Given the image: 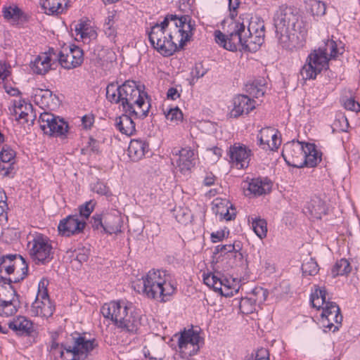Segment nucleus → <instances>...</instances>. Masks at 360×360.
<instances>
[{"label": "nucleus", "instance_id": "obj_1", "mask_svg": "<svg viewBox=\"0 0 360 360\" xmlns=\"http://www.w3.org/2000/svg\"><path fill=\"white\" fill-rule=\"evenodd\" d=\"M276 37L285 49L295 47L296 32H306L305 24L300 10L294 6H281L274 15Z\"/></svg>", "mask_w": 360, "mask_h": 360}, {"label": "nucleus", "instance_id": "obj_2", "mask_svg": "<svg viewBox=\"0 0 360 360\" xmlns=\"http://www.w3.org/2000/svg\"><path fill=\"white\" fill-rule=\"evenodd\" d=\"M101 313L104 318L110 319L117 328L130 334L138 333L143 325L144 316L131 302L111 301L102 306Z\"/></svg>", "mask_w": 360, "mask_h": 360}, {"label": "nucleus", "instance_id": "obj_3", "mask_svg": "<svg viewBox=\"0 0 360 360\" xmlns=\"http://www.w3.org/2000/svg\"><path fill=\"white\" fill-rule=\"evenodd\" d=\"M98 346L95 338L88 340L86 333L75 331L60 344L50 342L48 351L53 354L59 353L63 360H85Z\"/></svg>", "mask_w": 360, "mask_h": 360}, {"label": "nucleus", "instance_id": "obj_4", "mask_svg": "<svg viewBox=\"0 0 360 360\" xmlns=\"http://www.w3.org/2000/svg\"><path fill=\"white\" fill-rule=\"evenodd\" d=\"M344 51V44L340 41L328 39L323 41V45L309 55L306 64L300 70L302 79L304 80L315 79L319 73L328 68L330 59L336 58Z\"/></svg>", "mask_w": 360, "mask_h": 360}, {"label": "nucleus", "instance_id": "obj_5", "mask_svg": "<svg viewBox=\"0 0 360 360\" xmlns=\"http://www.w3.org/2000/svg\"><path fill=\"white\" fill-rule=\"evenodd\" d=\"M253 28V22H250L247 15L245 18L240 16L237 20L231 18L227 26L226 34L215 30L214 39L218 45L228 51H236L238 46L246 50L248 37H251V29Z\"/></svg>", "mask_w": 360, "mask_h": 360}, {"label": "nucleus", "instance_id": "obj_6", "mask_svg": "<svg viewBox=\"0 0 360 360\" xmlns=\"http://www.w3.org/2000/svg\"><path fill=\"white\" fill-rule=\"evenodd\" d=\"M315 290L310 295L311 307L317 310H322L321 314L323 326L329 331L335 333L342 326L343 316L338 304L330 300H327V291L326 288L315 285Z\"/></svg>", "mask_w": 360, "mask_h": 360}, {"label": "nucleus", "instance_id": "obj_7", "mask_svg": "<svg viewBox=\"0 0 360 360\" xmlns=\"http://www.w3.org/2000/svg\"><path fill=\"white\" fill-rule=\"evenodd\" d=\"M121 105L123 111L137 115L141 111V117L145 118L150 108L149 98L141 86L134 81L128 80L121 85Z\"/></svg>", "mask_w": 360, "mask_h": 360}, {"label": "nucleus", "instance_id": "obj_8", "mask_svg": "<svg viewBox=\"0 0 360 360\" xmlns=\"http://www.w3.org/2000/svg\"><path fill=\"white\" fill-rule=\"evenodd\" d=\"M161 271H148L142 276L141 292L150 300L160 299L165 302L176 291V286L172 281H168L160 275Z\"/></svg>", "mask_w": 360, "mask_h": 360}, {"label": "nucleus", "instance_id": "obj_9", "mask_svg": "<svg viewBox=\"0 0 360 360\" xmlns=\"http://www.w3.org/2000/svg\"><path fill=\"white\" fill-rule=\"evenodd\" d=\"M221 271H203V283L221 295L229 297L237 293L244 279L221 276Z\"/></svg>", "mask_w": 360, "mask_h": 360}, {"label": "nucleus", "instance_id": "obj_10", "mask_svg": "<svg viewBox=\"0 0 360 360\" xmlns=\"http://www.w3.org/2000/svg\"><path fill=\"white\" fill-rule=\"evenodd\" d=\"M148 34L151 46L162 56L169 57L179 51L177 44L173 41L174 36L171 33L166 34L165 31L152 26Z\"/></svg>", "mask_w": 360, "mask_h": 360}, {"label": "nucleus", "instance_id": "obj_11", "mask_svg": "<svg viewBox=\"0 0 360 360\" xmlns=\"http://www.w3.org/2000/svg\"><path fill=\"white\" fill-rule=\"evenodd\" d=\"M305 143L300 141H292L285 144L282 156L288 165L302 168V161L306 153Z\"/></svg>", "mask_w": 360, "mask_h": 360}, {"label": "nucleus", "instance_id": "obj_12", "mask_svg": "<svg viewBox=\"0 0 360 360\" xmlns=\"http://www.w3.org/2000/svg\"><path fill=\"white\" fill-rule=\"evenodd\" d=\"M8 328L12 330L16 335L28 337L32 342H37L39 333L34 328L33 322L25 316H18L11 321Z\"/></svg>", "mask_w": 360, "mask_h": 360}, {"label": "nucleus", "instance_id": "obj_13", "mask_svg": "<svg viewBox=\"0 0 360 360\" xmlns=\"http://www.w3.org/2000/svg\"><path fill=\"white\" fill-rule=\"evenodd\" d=\"M52 247L48 240L38 236L33 240L30 255L36 264H45L52 259Z\"/></svg>", "mask_w": 360, "mask_h": 360}, {"label": "nucleus", "instance_id": "obj_14", "mask_svg": "<svg viewBox=\"0 0 360 360\" xmlns=\"http://www.w3.org/2000/svg\"><path fill=\"white\" fill-rule=\"evenodd\" d=\"M195 22L188 15L177 16V20L175 22V27L177 29L176 32L174 34V38L180 37L179 44H177L179 51L184 47L186 42L189 41L193 34V31L195 30Z\"/></svg>", "mask_w": 360, "mask_h": 360}, {"label": "nucleus", "instance_id": "obj_15", "mask_svg": "<svg viewBox=\"0 0 360 360\" xmlns=\"http://www.w3.org/2000/svg\"><path fill=\"white\" fill-rule=\"evenodd\" d=\"M272 185V181L267 177H257L243 182V188L246 196L258 197L269 193Z\"/></svg>", "mask_w": 360, "mask_h": 360}, {"label": "nucleus", "instance_id": "obj_16", "mask_svg": "<svg viewBox=\"0 0 360 360\" xmlns=\"http://www.w3.org/2000/svg\"><path fill=\"white\" fill-rule=\"evenodd\" d=\"M39 296V297H36L34 302L32 304V316L51 317L55 311V305L51 301L49 292H40Z\"/></svg>", "mask_w": 360, "mask_h": 360}, {"label": "nucleus", "instance_id": "obj_17", "mask_svg": "<svg viewBox=\"0 0 360 360\" xmlns=\"http://www.w3.org/2000/svg\"><path fill=\"white\" fill-rule=\"evenodd\" d=\"M86 224V221L79 219L78 215H69L60 221L58 230L62 236H70L82 232Z\"/></svg>", "mask_w": 360, "mask_h": 360}, {"label": "nucleus", "instance_id": "obj_18", "mask_svg": "<svg viewBox=\"0 0 360 360\" xmlns=\"http://www.w3.org/2000/svg\"><path fill=\"white\" fill-rule=\"evenodd\" d=\"M229 161L235 164L238 169L248 167L251 155V150L244 145H233L227 152Z\"/></svg>", "mask_w": 360, "mask_h": 360}, {"label": "nucleus", "instance_id": "obj_19", "mask_svg": "<svg viewBox=\"0 0 360 360\" xmlns=\"http://www.w3.org/2000/svg\"><path fill=\"white\" fill-rule=\"evenodd\" d=\"M83 51L78 46L70 49L69 53L59 51L57 55L60 65L65 69H72L80 65L84 60Z\"/></svg>", "mask_w": 360, "mask_h": 360}, {"label": "nucleus", "instance_id": "obj_20", "mask_svg": "<svg viewBox=\"0 0 360 360\" xmlns=\"http://www.w3.org/2000/svg\"><path fill=\"white\" fill-rule=\"evenodd\" d=\"M255 108V101L246 95H238L233 98V108L231 115L238 117L243 114H248Z\"/></svg>", "mask_w": 360, "mask_h": 360}, {"label": "nucleus", "instance_id": "obj_21", "mask_svg": "<svg viewBox=\"0 0 360 360\" xmlns=\"http://www.w3.org/2000/svg\"><path fill=\"white\" fill-rule=\"evenodd\" d=\"M136 118L143 119L142 117H141V111H139V114L137 115L124 112V114L116 117L115 123L116 129L122 134H125L129 136H131L136 131L134 119Z\"/></svg>", "mask_w": 360, "mask_h": 360}, {"label": "nucleus", "instance_id": "obj_22", "mask_svg": "<svg viewBox=\"0 0 360 360\" xmlns=\"http://www.w3.org/2000/svg\"><path fill=\"white\" fill-rule=\"evenodd\" d=\"M175 154L179 155L176 163L181 173L188 172L195 165V153L190 147L178 150Z\"/></svg>", "mask_w": 360, "mask_h": 360}, {"label": "nucleus", "instance_id": "obj_23", "mask_svg": "<svg viewBox=\"0 0 360 360\" xmlns=\"http://www.w3.org/2000/svg\"><path fill=\"white\" fill-rule=\"evenodd\" d=\"M123 221L117 211L104 213V233L112 235L122 232Z\"/></svg>", "mask_w": 360, "mask_h": 360}, {"label": "nucleus", "instance_id": "obj_24", "mask_svg": "<svg viewBox=\"0 0 360 360\" xmlns=\"http://www.w3.org/2000/svg\"><path fill=\"white\" fill-rule=\"evenodd\" d=\"M239 245L235 244H226V245H219L215 247L214 254H226L231 253L233 255L234 258V264L236 268H241L243 269L246 265V259H244L243 254L238 251L240 250Z\"/></svg>", "mask_w": 360, "mask_h": 360}, {"label": "nucleus", "instance_id": "obj_25", "mask_svg": "<svg viewBox=\"0 0 360 360\" xmlns=\"http://www.w3.org/2000/svg\"><path fill=\"white\" fill-rule=\"evenodd\" d=\"M128 155L133 161H138L149 152V145L142 139H133L128 147Z\"/></svg>", "mask_w": 360, "mask_h": 360}, {"label": "nucleus", "instance_id": "obj_26", "mask_svg": "<svg viewBox=\"0 0 360 360\" xmlns=\"http://www.w3.org/2000/svg\"><path fill=\"white\" fill-rule=\"evenodd\" d=\"M306 153L302 161V167H314L321 160L322 153L316 148L314 143H305Z\"/></svg>", "mask_w": 360, "mask_h": 360}, {"label": "nucleus", "instance_id": "obj_27", "mask_svg": "<svg viewBox=\"0 0 360 360\" xmlns=\"http://www.w3.org/2000/svg\"><path fill=\"white\" fill-rule=\"evenodd\" d=\"M21 307L20 297L9 300H0V316L8 318L14 316Z\"/></svg>", "mask_w": 360, "mask_h": 360}, {"label": "nucleus", "instance_id": "obj_28", "mask_svg": "<svg viewBox=\"0 0 360 360\" xmlns=\"http://www.w3.org/2000/svg\"><path fill=\"white\" fill-rule=\"evenodd\" d=\"M51 67V58L46 53L37 56L30 64V68L33 72L41 75L47 73Z\"/></svg>", "mask_w": 360, "mask_h": 360}, {"label": "nucleus", "instance_id": "obj_29", "mask_svg": "<svg viewBox=\"0 0 360 360\" xmlns=\"http://www.w3.org/2000/svg\"><path fill=\"white\" fill-rule=\"evenodd\" d=\"M68 0H40V5L49 15L59 14L68 8Z\"/></svg>", "mask_w": 360, "mask_h": 360}, {"label": "nucleus", "instance_id": "obj_30", "mask_svg": "<svg viewBox=\"0 0 360 360\" xmlns=\"http://www.w3.org/2000/svg\"><path fill=\"white\" fill-rule=\"evenodd\" d=\"M264 141L270 143L271 150H276L281 146V139L279 131L273 127L262 128L258 133Z\"/></svg>", "mask_w": 360, "mask_h": 360}, {"label": "nucleus", "instance_id": "obj_31", "mask_svg": "<svg viewBox=\"0 0 360 360\" xmlns=\"http://www.w3.org/2000/svg\"><path fill=\"white\" fill-rule=\"evenodd\" d=\"M178 343L181 345L193 344L204 345V338L200 335L199 332L193 328L186 330L181 333L178 340Z\"/></svg>", "mask_w": 360, "mask_h": 360}, {"label": "nucleus", "instance_id": "obj_32", "mask_svg": "<svg viewBox=\"0 0 360 360\" xmlns=\"http://www.w3.org/2000/svg\"><path fill=\"white\" fill-rule=\"evenodd\" d=\"M68 129L69 125L68 122L63 118L59 117L52 127L51 132H48L46 135L64 139L68 136Z\"/></svg>", "mask_w": 360, "mask_h": 360}, {"label": "nucleus", "instance_id": "obj_33", "mask_svg": "<svg viewBox=\"0 0 360 360\" xmlns=\"http://www.w3.org/2000/svg\"><path fill=\"white\" fill-rule=\"evenodd\" d=\"M264 78L255 79L252 83L246 85V91L252 96L259 98L264 95L266 87Z\"/></svg>", "mask_w": 360, "mask_h": 360}, {"label": "nucleus", "instance_id": "obj_34", "mask_svg": "<svg viewBox=\"0 0 360 360\" xmlns=\"http://www.w3.org/2000/svg\"><path fill=\"white\" fill-rule=\"evenodd\" d=\"M33 109L32 105L26 103L25 101H20L18 103H14V113L18 115L16 120H24V122H28L29 111L32 112Z\"/></svg>", "mask_w": 360, "mask_h": 360}, {"label": "nucleus", "instance_id": "obj_35", "mask_svg": "<svg viewBox=\"0 0 360 360\" xmlns=\"http://www.w3.org/2000/svg\"><path fill=\"white\" fill-rule=\"evenodd\" d=\"M58 117V116L50 112H44L41 113L39 122L40 123V128L45 134L48 132H51L52 127L54 125Z\"/></svg>", "mask_w": 360, "mask_h": 360}, {"label": "nucleus", "instance_id": "obj_36", "mask_svg": "<svg viewBox=\"0 0 360 360\" xmlns=\"http://www.w3.org/2000/svg\"><path fill=\"white\" fill-rule=\"evenodd\" d=\"M75 32L76 35V39H81L86 42L89 41L91 38L96 37V32L91 28H89L84 23H79L76 25L75 28Z\"/></svg>", "mask_w": 360, "mask_h": 360}, {"label": "nucleus", "instance_id": "obj_37", "mask_svg": "<svg viewBox=\"0 0 360 360\" xmlns=\"http://www.w3.org/2000/svg\"><path fill=\"white\" fill-rule=\"evenodd\" d=\"M178 346L181 358L188 359L189 357L197 354L203 345L193 344H188L187 345L178 343Z\"/></svg>", "mask_w": 360, "mask_h": 360}, {"label": "nucleus", "instance_id": "obj_38", "mask_svg": "<svg viewBox=\"0 0 360 360\" xmlns=\"http://www.w3.org/2000/svg\"><path fill=\"white\" fill-rule=\"evenodd\" d=\"M2 13L6 20L14 21H18L23 15V11L16 5L3 7Z\"/></svg>", "mask_w": 360, "mask_h": 360}, {"label": "nucleus", "instance_id": "obj_39", "mask_svg": "<svg viewBox=\"0 0 360 360\" xmlns=\"http://www.w3.org/2000/svg\"><path fill=\"white\" fill-rule=\"evenodd\" d=\"M252 228L255 234L261 239L266 236L267 223L265 219L260 217L251 218Z\"/></svg>", "mask_w": 360, "mask_h": 360}, {"label": "nucleus", "instance_id": "obj_40", "mask_svg": "<svg viewBox=\"0 0 360 360\" xmlns=\"http://www.w3.org/2000/svg\"><path fill=\"white\" fill-rule=\"evenodd\" d=\"M260 30H259V28H253L251 29V37H248V48L246 49L250 50L251 48L250 46L251 44H255L256 48V46H261L263 43L264 39V25H259Z\"/></svg>", "mask_w": 360, "mask_h": 360}, {"label": "nucleus", "instance_id": "obj_41", "mask_svg": "<svg viewBox=\"0 0 360 360\" xmlns=\"http://www.w3.org/2000/svg\"><path fill=\"white\" fill-rule=\"evenodd\" d=\"M121 85L117 86L113 83L109 84L106 87V98L110 103H119L121 102Z\"/></svg>", "mask_w": 360, "mask_h": 360}, {"label": "nucleus", "instance_id": "obj_42", "mask_svg": "<svg viewBox=\"0 0 360 360\" xmlns=\"http://www.w3.org/2000/svg\"><path fill=\"white\" fill-rule=\"evenodd\" d=\"M256 305L255 300L248 295L241 298L239 302V309L244 314H250L256 310Z\"/></svg>", "mask_w": 360, "mask_h": 360}, {"label": "nucleus", "instance_id": "obj_43", "mask_svg": "<svg viewBox=\"0 0 360 360\" xmlns=\"http://www.w3.org/2000/svg\"><path fill=\"white\" fill-rule=\"evenodd\" d=\"M217 207L219 209L217 214H220L223 219L226 221H231L236 217L235 212H230L229 208H232V205L228 200H222L219 203L216 204Z\"/></svg>", "mask_w": 360, "mask_h": 360}, {"label": "nucleus", "instance_id": "obj_44", "mask_svg": "<svg viewBox=\"0 0 360 360\" xmlns=\"http://www.w3.org/2000/svg\"><path fill=\"white\" fill-rule=\"evenodd\" d=\"M12 297L15 299L20 297V295L12 285H8L6 282L0 284V300H9Z\"/></svg>", "mask_w": 360, "mask_h": 360}, {"label": "nucleus", "instance_id": "obj_45", "mask_svg": "<svg viewBox=\"0 0 360 360\" xmlns=\"http://www.w3.org/2000/svg\"><path fill=\"white\" fill-rule=\"evenodd\" d=\"M248 295L255 300V302L258 304H263L269 295V291L267 289L264 288L261 286L255 287Z\"/></svg>", "mask_w": 360, "mask_h": 360}, {"label": "nucleus", "instance_id": "obj_46", "mask_svg": "<svg viewBox=\"0 0 360 360\" xmlns=\"http://www.w3.org/2000/svg\"><path fill=\"white\" fill-rule=\"evenodd\" d=\"M115 15H109L105 20L103 30L108 38L115 39L117 36V29L115 27Z\"/></svg>", "mask_w": 360, "mask_h": 360}, {"label": "nucleus", "instance_id": "obj_47", "mask_svg": "<svg viewBox=\"0 0 360 360\" xmlns=\"http://www.w3.org/2000/svg\"><path fill=\"white\" fill-rule=\"evenodd\" d=\"M309 11L312 15L321 16L326 13V4L321 1L318 0H310L309 4Z\"/></svg>", "mask_w": 360, "mask_h": 360}, {"label": "nucleus", "instance_id": "obj_48", "mask_svg": "<svg viewBox=\"0 0 360 360\" xmlns=\"http://www.w3.org/2000/svg\"><path fill=\"white\" fill-rule=\"evenodd\" d=\"M16 153L9 146H3L0 152V161L4 162H11L15 164V158Z\"/></svg>", "mask_w": 360, "mask_h": 360}, {"label": "nucleus", "instance_id": "obj_49", "mask_svg": "<svg viewBox=\"0 0 360 360\" xmlns=\"http://www.w3.org/2000/svg\"><path fill=\"white\" fill-rule=\"evenodd\" d=\"M96 205V202L94 200H90L84 202L79 207V215L85 219H88L94 211Z\"/></svg>", "mask_w": 360, "mask_h": 360}, {"label": "nucleus", "instance_id": "obj_50", "mask_svg": "<svg viewBox=\"0 0 360 360\" xmlns=\"http://www.w3.org/2000/svg\"><path fill=\"white\" fill-rule=\"evenodd\" d=\"M90 223L94 230H101L104 233V213L94 214Z\"/></svg>", "mask_w": 360, "mask_h": 360}, {"label": "nucleus", "instance_id": "obj_51", "mask_svg": "<svg viewBox=\"0 0 360 360\" xmlns=\"http://www.w3.org/2000/svg\"><path fill=\"white\" fill-rule=\"evenodd\" d=\"M349 127V122L345 115H339L333 122V130H339L341 131H346Z\"/></svg>", "mask_w": 360, "mask_h": 360}, {"label": "nucleus", "instance_id": "obj_52", "mask_svg": "<svg viewBox=\"0 0 360 360\" xmlns=\"http://www.w3.org/2000/svg\"><path fill=\"white\" fill-rule=\"evenodd\" d=\"M11 256H14V254L0 255V270H14Z\"/></svg>", "mask_w": 360, "mask_h": 360}, {"label": "nucleus", "instance_id": "obj_53", "mask_svg": "<svg viewBox=\"0 0 360 360\" xmlns=\"http://www.w3.org/2000/svg\"><path fill=\"white\" fill-rule=\"evenodd\" d=\"M165 115L167 120L176 123L183 119V113L178 107L169 109Z\"/></svg>", "mask_w": 360, "mask_h": 360}, {"label": "nucleus", "instance_id": "obj_54", "mask_svg": "<svg viewBox=\"0 0 360 360\" xmlns=\"http://www.w3.org/2000/svg\"><path fill=\"white\" fill-rule=\"evenodd\" d=\"M92 191L99 195L110 196L112 195V193L110 188L101 181H98L96 183L94 184L92 186Z\"/></svg>", "mask_w": 360, "mask_h": 360}, {"label": "nucleus", "instance_id": "obj_55", "mask_svg": "<svg viewBox=\"0 0 360 360\" xmlns=\"http://www.w3.org/2000/svg\"><path fill=\"white\" fill-rule=\"evenodd\" d=\"M13 258V269L15 270L18 269L19 270H28V264L24 257H22L20 255L14 254V256H11Z\"/></svg>", "mask_w": 360, "mask_h": 360}, {"label": "nucleus", "instance_id": "obj_56", "mask_svg": "<svg viewBox=\"0 0 360 360\" xmlns=\"http://www.w3.org/2000/svg\"><path fill=\"white\" fill-rule=\"evenodd\" d=\"M249 356L252 357L255 360H269V352L267 349L261 347Z\"/></svg>", "mask_w": 360, "mask_h": 360}, {"label": "nucleus", "instance_id": "obj_57", "mask_svg": "<svg viewBox=\"0 0 360 360\" xmlns=\"http://www.w3.org/2000/svg\"><path fill=\"white\" fill-rule=\"evenodd\" d=\"M13 163L0 161V174L3 176H9L14 174Z\"/></svg>", "mask_w": 360, "mask_h": 360}, {"label": "nucleus", "instance_id": "obj_58", "mask_svg": "<svg viewBox=\"0 0 360 360\" xmlns=\"http://www.w3.org/2000/svg\"><path fill=\"white\" fill-rule=\"evenodd\" d=\"M53 93L49 89L43 90L40 89L39 92L36 94L35 98L38 99L39 97L42 101V104L49 105V101L51 100Z\"/></svg>", "mask_w": 360, "mask_h": 360}, {"label": "nucleus", "instance_id": "obj_59", "mask_svg": "<svg viewBox=\"0 0 360 360\" xmlns=\"http://www.w3.org/2000/svg\"><path fill=\"white\" fill-rule=\"evenodd\" d=\"M177 20V15H167L162 22H161L160 24L156 23L154 27H158L159 29L165 31L166 28L168 27L169 23L170 21L174 22L175 24L176 21Z\"/></svg>", "mask_w": 360, "mask_h": 360}, {"label": "nucleus", "instance_id": "obj_60", "mask_svg": "<svg viewBox=\"0 0 360 360\" xmlns=\"http://www.w3.org/2000/svg\"><path fill=\"white\" fill-rule=\"evenodd\" d=\"M344 106L347 110L358 112L360 110V105L354 98H349L344 103Z\"/></svg>", "mask_w": 360, "mask_h": 360}, {"label": "nucleus", "instance_id": "obj_61", "mask_svg": "<svg viewBox=\"0 0 360 360\" xmlns=\"http://www.w3.org/2000/svg\"><path fill=\"white\" fill-rule=\"evenodd\" d=\"M29 275V271H22V274L19 277H14V278H4L1 276V280L4 281V282H6L7 285H10L13 283H19L21 281H22L24 278H25Z\"/></svg>", "mask_w": 360, "mask_h": 360}, {"label": "nucleus", "instance_id": "obj_62", "mask_svg": "<svg viewBox=\"0 0 360 360\" xmlns=\"http://www.w3.org/2000/svg\"><path fill=\"white\" fill-rule=\"evenodd\" d=\"M207 73V69L203 68L201 63H196L194 68L192 70V75L196 78L202 77Z\"/></svg>", "mask_w": 360, "mask_h": 360}, {"label": "nucleus", "instance_id": "obj_63", "mask_svg": "<svg viewBox=\"0 0 360 360\" xmlns=\"http://www.w3.org/2000/svg\"><path fill=\"white\" fill-rule=\"evenodd\" d=\"M333 270H351L350 264L346 259H341L335 263Z\"/></svg>", "mask_w": 360, "mask_h": 360}, {"label": "nucleus", "instance_id": "obj_64", "mask_svg": "<svg viewBox=\"0 0 360 360\" xmlns=\"http://www.w3.org/2000/svg\"><path fill=\"white\" fill-rule=\"evenodd\" d=\"M301 270H319V268L315 259L309 258L308 262L302 264Z\"/></svg>", "mask_w": 360, "mask_h": 360}]
</instances>
